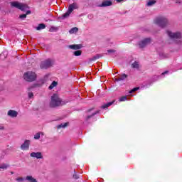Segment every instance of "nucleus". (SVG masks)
<instances>
[{
	"instance_id": "nucleus-17",
	"label": "nucleus",
	"mask_w": 182,
	"mask_h": 182,
	"mask_svg": "<svg viewBox=\"0 0 182 182\" xmlns=\"http://www.w3.org/2000/svg\"><path fill=\"white\" fill-rule=\"evenodd\" d=\"M113 103H114V100L103 105L102 106V109H107V107H109V106H112V105H113Z\"/></svg>"
},
{
	"instance_id": "nucleus-40",
	"label": "nucleus",
	"mask_w": 182,
	"mask_h": 182,
	"mask_svg": "<svg viewBox=\"0 0 182 182\" xmlns=\"http://www.w3.org/2000/svg\"><path fill=\"white\" fill-rule=\"evenodd\" d=\"M11 174H14V172H13V171H11Z\"/></svg>"
},
{
	"instance_id": "nucleus-28",
	"label": "nucleus",
	"mask_w": 182,
	"mask_h": 182,
	"mask_svg": "<svg viewBox=\"0 0 182 182\" xmlns=\"http://www.w3.org/2000/svg\"><path fill=\"white\" fill-rule=\"evenodd\" d=\"M35 140H39L41 139V133L38 132L34 135Z\"/></svg>"
},
{
	"instance_id": "nucleus-26",
	"label": "nucleus",
	"mask_w": 182,
	"mask_h": 182,
	"mask_svg": "<svg viewBox=\"0 0 182 182\" xmlns=\"http://www.w3.org/2000/svg\"><path fill=\"white\" fill-rule=\"evenodd\" d=\"M107 53H106V55H113L116 52L115 50L111 49V50H107Z\"/></svg>"
},
{
	"instance_id": "nucleus-15",
	"label": "nucleus",
	"mask_w": 182,
	"mask_h": 182,
	"mask_svg": "<svg viewBox=\"0 0 182 182\" xmlns=\"http://www.w3.org/2000/svg\"><path fill=\"white\" fill-rule=\"evenodd\" d=\"M126 77H127V75L123 74V75H119L117 78H116L115 80L117 82H120L122 80H124V79H126Z\"/></svg>"
},
{
	"instance_id": "nucleus-1",
	"label": "nucleus",
	"mask_w": 182,
	"mask_h": 182,
	"mask_svg": "<svg viewBox=\"0 0 182 182\" xmlns=\"http://www.w3.org/2000/svg\"><path fill=\"white\" fill-rule=\"evenodd\" d=\"M62 105H65V103L62 101V99L59 97L58 94H54L51 96V101L50 102V107H58V106H62Z\"/></svg>"
},
{
	"instance_id": "nucleus-9",
	"label": "nucleus",
	"mask_w": 182,
	"mask_h": 182,
	"mask_svg": "<svg viewBox=\"0 0 182 182\" xmlns=\"http://www.w3.org/2000/svg\"><path fill=\"white\" fill-rule=\"evenodd\" d=\"M112 0H103L102 4L98 5L100 8H106V6H112Z\"/></svg>"
},
{
	"instance_id": "nucleus-41",
	"label": "nucleus",
	"mask_w": 182,
	"mask_h": 182,
	"mask_svg": "<svg viewBox=\"0 0 182 182\" xmlns=\"http://www.w3.org/2000/svg\"><path fill=\"white\" fill-rule=\"evenodd\" d=\"M41 134H43V132H41Z\"/></svg>"
},
{
	"instance_id": "nucleus-30",
	"label": "nucleus",
	"mask_w": 182,
	"mask_h": 182,
	"mask_svg": "<svg viewBox=\"0 0 182 182\" xmlns=\"http://www.w3.org/2000/svg\"><path fill=\"white\" fill-rule=\"evenodd\" d=\"M139 89H140V87H134V89H132V90L129 91V93H134V92H137V90H139Z\"/></svg>"
},
{
	"instance_id": "nucleus-16",
	"label": "nucleus",
	"mask_w": 182,
	"mask_h": 182,
	"mask_svg": "<svg viewBox=\"0 0 182 182\" xmlns=\"http://www.w3.org/2000/svg\"><path fill=\"white\" fill-rule=\"evenodd\" d=\"M100 58H102V55H100V54H97L92 58H90V62H95V60H97V59Z\"/></svg>"
},
{
	"instance_id": "nucleus-14",
	"label": "nucleus",
	"mask_w": 182,
	"mask_h": 182,
	"mask_svg": "<svg viewBox=\"0 0 182 182\" xmlns=\"http://www.w3.org/2000/svg\"><path fill=\"white\" fill-rule=\"evenodd\" d=\"M25 180L28 182H38V180L31 175H27Z\"/></svg>"
},
{
	"instance_id": "nucleus-11",
	"label": "nucleus",
	"mask_w": 182,
	"mask_h": 182,
	"mask_svg": "<svg viewBox=\"0 0 182 182\" xmlns=\"http://www.w3.org/2000/svg\"><path fill=\"white\" fill-rule=\"evenodd\" d=\"M30 156L33 159H43V155H42V152H31L30 154Z\"/></svg>"
},
{
	"instance_id": "nucleus-31",
	"label": "nucleus",
	"mask_w": 182,
	"mask_h": 182,
	"mask_svg": "<svg viewBox=\"0 0 182 182\" xmlns=\"http://www.w3.org/2000/svg\"><path fill=\"white\" fill-rule=\"evenodd\" d=\"M97 113H99V111H97L96 112L92 113V115L87 116V120L88 119H90L91 117H93V116H95V114H97Z\"/></svg>"
},
{
	"instance_id": "nucleus-24",
	"label": "nucleus",
	"mask_w": 182,
	"mask_h": 182,
	"mask_svg": "<svg viewBox=\"0 0 182 182\" xmlns=\"http://www.w3.org/2000/svg\"><path fill=\"white\" fill-rule=\"evenodd\" d=\"M59 29L58 27L51 26L49 29V32H56Z\"/></svg>"
},
{
	"instance_id": "nucleus-39",
	"label": "nucleus",
	"mask_w": 182,
	"mask_h": 182,
	"mask_svg": "<svg viewBox=\"0 0 182 182\" xmlns=\"http://www.w3.org/2000/svg\"><path fill=\"white\" fill-rule=\"evenodd\" d=\"M117 1V2H123V1H124V0H116Z\"/></svg>"
},
{
	"instance_id": "nucleus-20",
	"label": "nucleus",
	"mask_w": 182,
	"mask_h": 182,
	"mask_svg": "<svg viewBox=\"0 0 182 182\" xmlns=\"http://www.w3.org/2000/svg\"><path fill=\"white\" fill-rule=\"evenodd\" d=\"M68 122L62 123L57 126V129H65V127H68Z\"/></svg>"
},
{
	"instance_id": "nucleus-33",
	"label": "nucleus",
	"mask_w": 182,
	"mask_h": 182,
	"mask_svg": "<svg viewBox=\"0 0 182 182\" xmlns=\"http://www.w3.org/2000/svg\"><path fill=\"white\" fill-rule=\"evenodd\" d=\"M20 19H25L26 18V14H21L19 16Z\"/></svg>"
},
{
	"instance_id": "nucleus-4",
	"label": "nucleus",
	"mask_w": 182,
	"mask_h": 182,
	"mask_svg": "<svg viewBox=\"0 0 182 182\" xmlns=\"http://www.w3.org/2000/svg\"><path fill=\"white\" fill-rule=\"evenodd\" d=\"M24 80L26 82H33L36 80V73L32 71L25 73L23 75Z\"/></svg>"
},
{
	"instance_id": "nucleus-3",
	"label": "nucleus",
	"mask_w": 182,
	"mask_h": 182,
	"mask_svg": "<svg viewBox=\"0 0 182 182\" xmlns=\"http://www.w3.org/2000/svg\"><path fill=\"white\" fill-rule=\"evenodd\" d=\"M77 4L73 3L69 5L68 11L63 14L62 17H59V19H66V18H69V16L71 13L75 11V9H77Z\"/></svg>"
},
{
	"instance_id": "nucleus-36",
	"label": "nucleus",
	"mask_w": 182,
	"mask_h": 182,
	"mask_svg": "<svg viewBox=\"0 0 182 182\" xmlns=\"http://www.w3.org/2000/svg\"><path fill=\"white\" fill-rule=\"evenodd\" d=\"M31 14V11H27L26 15H29Z\"/></svg>"
},
{
	"instance_id": "nucleus-38",
	"label": "nucleus",
	"mask_w": 182,
	"mask_h": 182,
	"mask_svg": "<svg viewBox=\"0 0 182 182\" xmlns=\"http://www.w3.org/2000/svg\"><path fill=\"white\" fill-rule=\"evenodd\" d=\"M5 128L4 127V126H1L0 127V130H4Z\"/></svg>"
},
{
	"instance_id": "nucleus-27",
	"label": "nucleus",
	"mask_w": 182,
	"mask_h": 182,
	"mask_svg": "<svg viewBox=\"0 0 182 182\" xmlns=\"http://www.w3.org/2000/svg\"><path fill=\"white\" fill-rule=\"evenodd\" d=\"M9 167V165L6 164H2L1 165H0V168L6 169Z\"/></svg>"
},
{
	"instance_id": "nucleus-10",
	"label": "nucleus",
	"mask_w": 182,
	"mask_h": 182,
	"mask_svg": "<svg viewBox=\"0 0 182 182\" xmlns=\"http://www.w3.org/2000/svg\"><path fill=\"white\" fill-rule=\"evenodd\" d=\"M150 42H151L150 38H144L139 43V48H144L145 46H147Z\"/></svg>"
},
{
	"instance_id": "nucleus-22",
	"label": "nucleus",
	"mask_w": 182,
	"mask_h": 182,
	"mask_svg": "<svg viewBox=\"0 0 182 182\" xmlns=\"http://www.w3.org/2000/svg\"><path fill=\"white\" fill-rule=\"evenodd\" d=\"M77 31H79V28H77V27H74L69 31V33L72 35L73 33H76Z\"/></svg>"
},
{
	"instance_id": "nucleus-29",
	"label": "nucleus",
	"mask_w": 182,
	"mask_h": 182,
	"mask_svg": "<svg viewBox=\"0 0 182 182\" xmlns=\"http://www.w3.org/2000/svg\"><path fill=\"white\" fill-rule=\"evenodd\" d=\"M16 181L17 182H23L25 181V178H23V177H18L16 178Z\"/></svg>"
},
{
	"instance_id": "nucleus-13",
	"label": "nucleus",
	"mask_w": 182,
	"mask_h": 182,
	"mask_svg": "<svg viewBox=\"0 0 182 182\" xmlns=\"http://www.w3.org/2000/svg\"><path fill=\"white\" fill-rule=\"evenodd\" d=\"M68 48L70 49H73V50H77L78 49L82 48V45L73 44V45L68 46Z\"/></svg>"
},
{
	"instance_id": "nucleus-8",
	"label": "nucleus",
	"mask_w": 182,
	"mask_h": 182,
	"mask_svg": "<svg viewBox=\"0 0 182 182\" xmlns=\"http://www.w3.org/2000/svg\"><path fill=\"white\" fill-rule=\"evenodd\" d=\"M29 146H31V140L26 139L24 142L21 145L20 149L23 151L29 150Z\"/></svg>"
},
{
	"instance_id": "nucleus-18",
	"label": "nucleus",
	"mask_w": 182,
	"mask_h": 182,
	"mask_svg": "<svg viewBox=\"0 0 182 182\" xmlns=\"http://www.w3.org/2000/svg\"><path fill=\"white\" fill-rule=\"evenodd\" d=\"M46 28V25L45 23H40L38 27H36L37 31H41L42 29H45Z\"/></svg>"
},
{
	"instance_id": "nucleus-32",
	"label": "nucleus",
	"mask_w": 182,
	"mask_h": 182,
	"mask_svg": "<svg viewBox=\"0 0 182 182\" xmlns=\"http://www.w3.org/2000/svg\"><path fill=\"white\" fill-rule=\"evenodd\" d=\"M125 100H127V96H124L119 98V102H125Z\"/></svg>"
},
{
	"instance_id": "nucleus-5",
	"label": "nucleus",
	"mask_w": 182,
	"mask_h": 182,
	"mask_svg": "<svg viewBox=\"0 0 182 182\" xmlns=\"http://www.w3.org/2000/svg\"><path fill=\"white\" fill-rule=\"evenodd\" d=\"M53 65H55V60L52 59H47L41 62L40 68L41 69H49V68H52Z\"/></svg>"
},
{
	"instance_id": "nucleus-21",
	"label": "nucleus",
	"mask_w": 182,
	"mask_h": 182,
	"mask_svg": "<svg viewBox=\"0 0 182 182\" xmlns=\"http://www.w3.org/2000/svg\"><path fill=\"white\" fill-rule=\"evenodd\" d=\"M132 67L134 69H139V68L140 67V65L139 64V62L135 61L132 63Z\"/></svg>"
},
{
	"instance_id": "nucleus-19",
	"label": "nucleus",
	"mask_w": 182,
	"mask_h": 182,
	"mask_svg": "<svg viewBox=\"0 0 182 182\" xmlns=\"http://www.w3.org/2000/svg\"><path fill=\"white\" fill-rule=\"evenodd\" d=\"M56 86H58V82L56 81H53L51 85L48 87V89L50 90H52V89H53V87H56Z\"/></svg>"
},
{
	"instance_id": "nucleus-2",
	"label": "nucleus",
	"mask_w": 182,
	"mask_h": 182,
	"mask_svg": "<svg viewBox=\"0 0 182 182\" xmlns=\"http://www.w3.org/2000/svg\"><path fill=\"white\" fill-rule=\"evenodd\" d=\"M154 23L160 26V28H166V26L168 25V19L166 16H158L154 19Z\"/></svg>"
},
{
	"instance_id": "nucleus-34",
	"label": "nucleus",
	"mask_w": 182,
	"mask_h": 182,
	"mask_svg": "<svg viewBox=\"0 0 182 182\" xmlns=\"http://www.w3.org/2000/svg\"><path fill=\"white\" fill-rule=\"evenodd\" d=\"M33 97V92H28V98L32 99Z\"/></svg>"
},
{
	"instance_id": "nucleus-37",
	"label": "nucleus",
	"mask_w": 182,
	"mask_h": 182,
	"mask_svg": "<svg viewBox=\"0 0 182 182\" xmlns=\"http://www.w3.org/2000/svg\"><path fill=\"white\" fill-rule=\"evenodd\" d=\"M166 73H168V71H165V72L162 73L161 75H166Z\"/></svg>"
},
{
	"instance_id": "nucleus-35",
	"label": "nucleus",
	"mask_w": 182,
	"mask_h": 182,
	"mask_svg": "<svg viewBox=\"0 0 182 182\" xmlns=\"http://www.w3.org/2000/svg\"><path fill=\"white\" fill-rule=\"evenodd\" d=\"M73 178H76V179L79 178V177H78L77 175H76V174L73 175Z\"/></svg>"
},
{
	"instance_id": "nucleus-23",
	"label": "nucleus",
	"mask_w": 182,
	"mask_h": 182,
	"mask_svg": "<svg viewBox=\"0 0 182 182\" xmlns=\"http://www.w3.org/2000/svg\"><path fill=\"white\" fill-rule=\"evenodd\" d=\"M154 4H156V1L151 0V1H148L146 5H147V6H153V5H154Z\"/></svg>"
},
{
	"instance_id": "nucleus-25",
	"label": "nucleus",
	"mask_w": 182,
	"mask_h": 182,
	"mask_svg": "<svg viewBox=\"0 0 182 182\" xmlns=\"http://www.w3.org/2000/svg\"><path fill=\"white\" fill-rule=\"evenodd\" d=\"M73 55H75V56H80V55H82V50H75L74 51Z\"/></svg>"
},
{
	"instance_id": "nucleus-12",
	"label": "nucleus",
	"mask_w": 182,
	"mask_h": 182,
	"mask_svg": "<svg viewBox=\"0 0 182 182\" xmlns=\"http://www.w3.org/2000/svg\"><path fill=\"white\" fill-rule=\"evenodd\" d=\"M18 112L14 109H10L7 112V116H9V117H11L12 119H15V117H18Z\"/></svg>"
},
{
	"instance_id": "nucleus-7",
	"label": "nucleus",
	"mask_w": 182,
	"mask_h": 182,
	"mask_svg": "<svg viewBox=\"0 0 182 182\" xmlns=\"http://www.w3.org/2000/svg\"><path fill=\"white\" fill-rule=\"evenodd\" d=\"M168 36L173 41H180V39H181V33L179 32L173 33L171 31H168Z\"/></svg>"
},
{
	"instance_id": "nucleus-6",
	"label": "nucleus",
	"mask_w": 182,
	"mask_h": 182,
	"mask_svg": "<svg viewBox=\"0 0 182 182\" xmlns=\"http://www.w3.org/2000/svg\"><path fill=\"white\" fill-rule=\"evenodd\" d=\"M11 6L14 8H17V9H20L21 11H26V9L29 8L28 5L19 3L18 1L11 2Z\"/></svg>"
}]
</instances>
